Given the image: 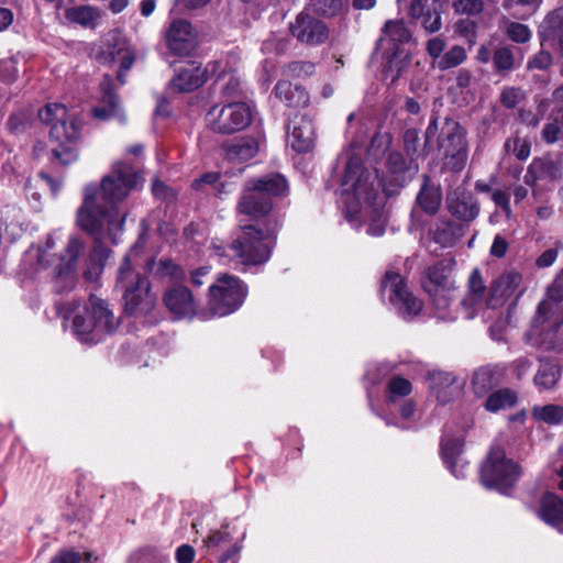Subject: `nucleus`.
I'll return each instance as SVG.
<instances>
[{
    "label": "nucleus",
    "instance_id": "obj_1",
    "mask_svg": "<svg viewBox=\"0 0 563 563\" xmlns=\"http://www.w3.org/2000/svg\"><path fill=\"white\" fill-rule=\"evenodd\" d=\"M140 176L126 164L118 163L103 177L101 185H88L84 192V205L77 213V223L96 239L104 232L115 242L122 230L124 217L115 208L131 189L136 187Z\"/></svg>",
    "mask_w": 563,
    "mask_h": 563
},
{
    "label": "nucleus",
    "instance_id": "obj_2",
    "mask_svg": "<svg viewBox=\"0 0 563 563\" xmlns=\"http://www.w3.org/2000/svg\"><path fill=\"white\" fill-rule=\"evenodd\" d=\"M379 185L378 175L365 172L360 157L350 158L340 189L343 210L350 222L368 217L367 234L372 236H380L385 231L383 201L376 189Z\"/></svg>",
    "mask_w": 563,
    "mask_h": 563
},
{
    "label": "nucleus",
    "instance_id": "obj_3",
    "mask_svg": "<svg viewBox=\"0 0 563 563\" xmlns=\"http://www.w3.org/2000/svg\"><path fill=\"white\" fill-rule=\"evenodd\" d=\"M38 119L51 126L52 153L62 164L77 159V148L81 136V125L62 103H48L40 109Z\"/></svg>",
    "mask_w": 563,
    "mask_h": 563
},
{
    "label": "nucleus",
    "instance_id": "obj_4",
    "mask_svg": "<svg viewBox=\"0 0 563 563\" xmlns=\"http://www.w3.org/2000/svg\"><path fill=\"white\" fill-rule=\"evenodd\" d=\"M55 242L54 236L49 235L43 244L27 251L26 260H36L37 269L52 266L55 287L58 291H64L75 285L77 263L85 249V243L80 238L71 235L63 254L51 262L54 257L51 252L55 247Z\"/></svg>",
    "mask_w": 563,
    "mask_h": 563
},
{
    "label": "nucleus",
    "instance_id": "obj_5",
    "mask_svg": "<svg viewBox=\"0 0 563 563\" xmlns=\"http://www.w3.org/2000/svg\"><path fill=\"white\" fill-rule=\"evenodd\" d=\"M118 327L119 319L110 305L97 296H90L82 306L74 310L73 331L84 343H97Z\"/></svg>",
    "mask_w": 563,
    "mask_h": 563
},
{
    "label": "nucleus",
    "instance_id": "obj_6",
    "mask_svg": "<svg viewBox=\"0 0 563 563\" xmlns=\"http://www.w3.org/2000/svg\"><path fill=\"white\" fill-rule=\"evenodd\" d=\"M137 254L139 245H135L123 258L117 279V287L123 291L125 311L135 317L148 313L155 305L147 280L133 269Z\"/></svg>",
    "mask_w": 563,
    "mask_h": 563
},
{
    "label": "nucleus",
    "instance_id": "obj_7",
    "mask_svg": "<svg viewBox=\"0 0 563 563\" xmlns=\"http://www.w3.org/2000/svg\"><path fill=\"white\" fill-rule=\"evenodd\" d=\"M274 245L272 232L258 231L253 225L242 228L241 235L231 245L224 247L214 244V254L219 257H228L242 265H257L265 263Z\"/></svg>",
    "mask_w": 563,
    "mask_h": 563
},
{
    "label": "nucleus",
    "instance_id": "obj_8",
    "mask_svg": "<svg viewBox=\"0 0 563 563\" xmlns=\"http://www.w3.org/2000/svg\"><path fill=\"white\" fill-rule=\"evenodd\" d=\"M287 190V183L280 175H268L250 180L246 184V191L238 205V210L252 218L263 217L272 209L269 198L283 196Z\"/></svg>",
    "mask_w": 563,
    "mask_h": 563
},
{
    "label": "nucleus",
    "instance_id": "obj_9",
    "mask_svg": "<svg viewBox=\"0 0 563 563\" xmlns=\"http://www.w3.org/2000/svg\"><path fill=\"white\" fill-rule=\"evenodd\" d=\"M422 285L431 297L434 316L441 321H455L457 312L451 307L455 292V283L448 266L437 264L430 267L427 271Z\"/></svg>",
    "mask_w": 563,
    "mask_h": 563
},
{
    "label": "nucleus",
    "instance_id": "obj_10",
    "mask_svg": "<svg viewBox=\"0 0 563 563\" xmlns=\"http://www.w3.org/2000/svg\"><path fill=\"white\" fill-rule=\"evenodd\" d=\"M247 296L246 285L229 274L219 275L209 287V309L206 318L225 317L239 310Z\"/></svg>",
    "mask_w": 563,
    "mask_h": 563
},
{
    "label": "nucleus",
    "instance_id": "obj_11",
    "mask_svg": "<svg viewBox=\"0 0 563 563\" xmlns=\"http://www.w3.org/2000/svg\"><path fill=\"white\" fill-rule=\"evenodd\" d=\"M522 475L521 466L508 459L499 446H493L481 467V479L485 487L508 494Z\"/></svg>",
    "mask_w": 563,
    "mask_h": 563
},
{
    "label": "nucleus",
    "instance_id": "obj_12",
    "mask_svg": "<svg viewBox=\"0 0 563 563\" xmlns=\"http://www.w3.org/2000/svg\"><path fill=\"white\" fill-rule=\"evenodd\" d=\"M252 120V108L243 101L217 103L206 114L207 126L220 134L243 131L251 124Z\"/></svg>",
    "mask_w": 563,
    "mask_h": 563
},
{
    "label": "nucleus",
    "instance_id": "obj_13",
    "mask_svg": "<svg viewBox=\"0 0 563 563\" xmlns=\"http://www.w3.org/2000/svg\"><path fill=\"white\" fill-rule=\"evenodd\" d=\"M382 289L389 292L390 302L404 319H411L421 312V300L408 290L399 274L387 272L382 282Z\"/></svg>",
    "mask_w": 563,
    "mask_h": 563
},
{
    "label": "nucleus",
    "instance_id": "obj_14",
    "mask_svg": "<svg viewBox=\"0 0 563 563\" xmlns=\"http://www.w3.org/2000/svg\"><path fill=\"white\" fill-rule=\"evenodd\" d=\"M424 383L430 394L441 405H446L456 399L463 391L465 379L453 372L443 369H430L426 373Z\"/></svg>",
    "mask_w": 563,
    "mask_h": 563
},
{
    "label": "nucleus",
    "instance_id": "obj_15",
    "mask_svg": "<svg viewBox=\"0 0 563 563\" xmlns=\"http://www.w3.org/2000/svg\"><path fill=\"white\" fill-rule=\"evenodd\" d=\"M441 147L450 158L448 165L456 170L462 169L467 159L465 133L463 129L457 122L446 119L441 128Z\"/></svg>",
    "mask_w": 563,
    "mask_h": 563
},
{
    "label": "nucleus",
    "instance_id": "obj_16",
    "mask_svg": "<svg viewBox=\"0 0 563 563\" xmlns=\"http://www.w3.org/2000/svg\"><path fill=\"white\" fill-rule=\"evenodd\" d=\"M550 300H563V274L559 275L554 282L549 286L547 291V299L543 300L538 308V313L532 321L531 329L526 334L527 342L532 347H539L545 341H552L553 333H543L541 325L545 322V314L551 309Z\"/></svg>",
    "mask_w": 563,
    "mask_h": 563
},
{
    "label": "nucleus",
    "instance_id": "obj_17",
    "mask_svg": "<svg viewBox=\"0 0 563 563\" xmlns=\"http://www.w3.org/2000/svg\"><path fill=\"white\" fill-rule=\"evenodd\" d=\"M290 32L299 42L308 45L321 44L329 36L327 25L306 12L297 15L295 22L290 24Z\"/></svg>",
    "mask_w": 563,
    "mask_h": 563
},
{
    "label": "nucleus",
    "instance_id": "obj_18",
    "mask_svg": "<svg viewBox=\"0 0 563 563\" xmlns=\"http://www.w3.org/2000/svg\"><path fill=\"white\" fill-rule=\"evenodd\" d=\"M316 142L312 121L303 114L294 115L288 124L287 144L297 153L311 151Z\"/></svg>",
    "mask_w": 563,
    "mask_h": 563
},
{
    "label": "nucleus",
    "instance_id": "obj_19",
    "mask_svg": "<svg viewBox=\"0 0 563 563\" xmlns=\"http://www.w3.org/2000/svg\"><path fill=\"white\" fill-rule=\"evenodd\" d=\"M522 275L515 271L505 272L494 280L487 305L492 308L503 306L511 297L519 298L523 294L521 288Z\"/></svg>",
    "mask_w": 563,
    "mask_h": 563
},
{
    "label": "nucleus",
    "instance_id": "obj_20",
    "mask_svg": "<svg viewBox=\"0 0 563 563\" xmlns=\"http://www.w3.org/2000/svg\"><path fill=\"white\" fill-rule=\"evenodd\" d=\"M235 60L222 58L210 63V75L216 80L223 81L221 92L223 97L232 98L242 92V80L235 70Z\"/></svg>",
    "mask_w": 563,
    "mask_h": 563
},
{
    "label": "nucleus",
    "instance_id": "obj_21",
    "mask_svg": "<svg viewBox=\"0 0 563 563\" xmlns=\"http://www.w3.org/2000/svg\"><path fill=\"white\" fill-rule=\"evenodd\" d=\"M107 53L118 66V78L123 84V71H128L134 63V51L119 32H110L106 40Z\"/></svg>",
    "mask_w": 563,
    "mask_h": 563
},
{
    "label": "nucleus",
    "instance_id": "obj_22",
    "mask_svg": "<svg viewBox=\"0 0 563 563\" xmlns=\"http://www.w3.org/2000/svg\"><path fill=\"white\" fill-rule=\"evenodd\" d=\"M166 42L175 55H187L196 46L197 33L190 23L178 20L170 24L166 33Z\"/></svg>",
    "mask_w": 563,
    "mask_h": 563
},
{
    "label": "nucleus",
    "instance_id": "obj_23",
    "mask_svg": "<svg viewBox=\"0 0 563 563\" xmlns=\"http://www.w3.org/2000/svg\"><path fill=\"white\" fill-rule=\"evenodd\" d=\"M163 299L164 305L176 319L191 318L196 312L192 294L183 285L168 288Z\"/></svg>",
    "mask_w": 563,
    "mask_h": 563
},
{
    "label": "nucleus",
    "instance_id": "obj_24",
    "mask_svg": "<svg viewBox=\"0 0 563 563\" xmlns=\"http://www.w3.org/2000/svg\"><path fill=\"white\" fill-rule=\"evenodd\" d=\"M210 74V64L203 69L198 62H189L178 68L172 80V88L177 91H192L205 84Z\"/></svg>",
    "mask_w": 563,
    "mask_h": 563
},
{
    "label": "nucleus",
    "instance_id": "obj_25",
    "mask_svg": "<svg viewBox=\"0 0 563 563\" xmlns=\"http://www.w3.org/2000/svg\"><path fill=\"white\" fill-rule=\"evenodd\" d=\"M486 287L481 275V272L475 268L472 271L468 277V289L467 294L463 298L461 305L463 308V317L472 319L477 308L483 303L485 298Z\"/></svg>",
    "mask_w": 563,
    "mask_h": 563
},
{
    "label": "nucleus",
    "instance_id": "obj_26",
    "mask_svg": "<svg viewBox=\"0 0 563 563\" xmlns=\"http://www.w3.org/2000/svg\"><path fill=\"white\" fill-rule=\"evenodd\" d=\"M538 517L559 529L563 525V499L552 493L544 494L540 499Z\"/></svg>",
    "mask_w": 563,
    "mask_h": 563
},
{
    "label": "nucleus",
    "instance_id": "obj_27",
    "mask_svg": "<svg viewBox=\"0 0 563 563\" xmlns=\"http://www.w3.org/2000/svg\"><path fill=\"white\" fill-rule=\"evenodd\" d=\"M101 88L103 91V97L101 103L92 108V115L99 120L118 119L120 122H123L124 114L117 97L110 89L109 78H106Z\"/></svg>",
    "mask_w": 563,
    "mask_h": 563
},
{
    "label": "nucleus",
    "instance_id": "obj_28",
    "mask_svg": "<svg viewBox=\"0 0 563 563\" xmlns=\"http://www.w3.org/2000/svg\"><path fill=\"white\" fill-rule=\"evenodd\" d=\"M539 362L540 367L534 376V384L540 390L552 389L561 376V368L550 356L540 357Z\"/></svg>",
    "mask_w": 563,
    "mask_h": 563
},
{
    "label": "nucleus",
    "instance_id": "obj_29",
    "mask_svg": "<svg viewBox=\"0 0 563 563\" xmlns=\"http://www.w3.org/2000/svg\"><path fill=\"white\" fill-rule=\"evenodd\" d=\"M542 43L558 40L559 47L563 53V9H559L547 15L540 26Z\"/></svg>",
    "mask_w": 563,
    "mask_h": 563
},
{
    "label": "nucleus",
    "instance_id": "obj_30",
    "mask_svg": "<svg viewBox=\"0 0 563 563\" xmlns=\"http://www.w3.org/2000/svg\"><path fill=\"white\" fill-rule=\"evenodd\" d=\"M277 98L285 101L287 106L303 108L309 103V96L305 89L292 86L288 81H279L275 87Z\"/></svg>",
    "mask_w": 563,
    "mask_h": 563
},
{
    "label": "nucleus",
    "instance_id": "obj_31",
    "mask_svg": "<svg viewBox=\"0 0 563 563\" xmlns=\"http://www.w3.org/2000/svg\"><path fill=\"white\" fill-rule=\"evenodd\" d=\"M110 252L103 247L99 241H96V245L88 258L87 267L84 272V276L88 282H97L103 273L104 262L108 260Z\"/></svg>",
    "mask_w": 563,
    "mask_h": 563
},
{
    "label": "nucleus",
    "instance_id": "obj_32",
    "mask_svg": "<svg viewBox=\"0 0 563 563\" xmlns=\"http://www.w3.org/2000/svg\"><path fill=\"white\" fill-rule=\"evenodd\" d=\"M462 453V444L457 439H449L443 440L441 442V454L444 463L448 465V467L451 470L452 474L456 477H464L463 468L464 466H461V471L459 472L456 470L459 463H460V455Z\"/></svg>",
    "mask_w": 563,
    "mask_h": 563
},
{
    "label": "nucleus",
    "instance_id": "obj_33",
    "mask_svg": "<svg viewBox=\"0 0 563 563\" xmlns=\"http://www.w3.org/2000/svg\"><path fill=\"white\" fill-rule=\"evenodd\" d=\"M67 18L80 25L95 27L102 16L100 9L93 5H79L67 11Z\"/></svg>",
    "mask_w": 563,
    "mask_h": 563
},
{
    "label": "nucleus",
    "instance_id": "obj_34",
    "mask_svg": "<svg viewBox=\"0 0 563 563\" xmlns=\"http://www.w3.org/2000/svg\"><path fill=\"white\" fill-rule=\"evenodd\" d=\"M449 208L454 216L465 221L473 220L478 214V207L471 196H464L462 199L450 197Z\"/></svg>",
    "mask_w": 563,
    "mask_h": 563
},
{
    "label": "nucleus",
    "instance_id": "obj_35",
    "mask_svg": "<svg viewBox=\"0 0 563 563\" xmlns=\"http://www.w3.org/2000/svg\"><path fill=\"white\" fill-rule=\"evenodd\" d=\"M517 402V394L508 388L499 389L486 399L485 408L487 411L497 412L511 408Z\"/></svg>",
    "mask_w": 563,
    "mask_h": 563
},
{
    "label": "nucleus",
    "instance_id": "obj_36",
    "mask_svg": "<svg viewBox=\"0 0 563 563\" xmlns=\"http://www.w3.org/2000/svg\"><path fill=\"white\" fill-rule=\"evenodd\" d=\"M545 174H549L551 178H556L561 175V172L550 161L534 159L528 168L525 183L533 186L536 180L543 177Z\"/></svg>",
    "mask_w": 563,
    "mask_h": 563
},
{
    "label": "nucleus",
    "instance_id": "obj_37",
    "mask_svg": "<svg viewBox=\"0 0 563 563\" xmlns=\"http://www.w3.org/2000/svg\"><path fill=\"white\" fill-rule=\"evenodd\" d=\"M532 417L537 421L544 422L549 426H559L563 423V406L561 405H544L534 406L531 410Z\"/></svg>",
    "mask_w": 563,
    "mask_h": 563
},
{
    "label": "nucleus",
    "instance_id": "obj_38",
    "mask_svg": "<svg viewBox=\"0 0 563 563\" xmlns=\"http://www.w3.org/2000/svg\"><path fill=\"white\" fill-rule=\"evenodd\" d=\"M147 271L159 278H170L178 280L184 277L183 271L169 260H161L158 262L151 261L146 265Z\"/></svg>",
    "mask_w": 563,
    "mask_h": 563
},
{
    "label": "nucleus",
    "instance_id": "obj_39",
    "mask_svg": "<svg viewBox=\"0 0 563 563\" xmlns=\"http://www.w3.org/2000/svg\"><path fill=\"white\" fill-rule=\"evenodd\" d=\"M418 203L428 214H434L441 205L439 188L424 184L418 196Z\"/></svg>",
    "mask_w": 563,
    "mask_h": 563
},
{
    "label": "nucleus",
    "instance_id": "obj_40",
    "mask_svg": "<svg viewBox=\"0 0 563 563\" xmlns=\"http://www.w3.org/2000/svg\"><path fill=\"white\" fill-rule=\"evenodd\" d=\"M258 148V143L254 139H247L232 145L228 151V156L231 161L245 162L253 158Z\"/></svg>",
    "mask_w": 563,
    "mask_h": 563
},
{
    "label": "nucleus",
    "instance_id": "obj_41",
    "mask_svg": "<svg viewBox=\"0 0 563 563\" xmlns=\"http://www.w3.org/2000/svg\"><path fill=\"white\" fill-rule=\"evenodd\" d=\"M384 41L388 40L394 44L407 43L411 38V32L400 20L388 21L384 26Z\"/></svg>",
    "mask_w": 563,
    "mask_h": 563
},
{
    "label": "nucleus",
    "instance_id": "obj_42",
    "mask_svg": "<svg viewBox=\"0 0 563 563\" xmlns=\"http://www.w3.org/2000/svg\"><path fill=\"white\" fill-rule=\"evenodd\" d=\"M387 390L388 400L395 404L398 399L407 397L412 393V385L408 379L396 375L389 379Z\"/></svg>",
    "mask_w": 563,
    "mask_h": 563
},
{
    "label": "nucleus",
    "instance_id": "obj_43",
    "mask_svg": "<svg viewBox=\"0 0 563 563\" xmlns=\"http://www.w3.org/2000/svg\"><path fill=\"white\" fill-rule=\"evenodd\" d=\"M466 59V52L464 47L455 45L451 47L443 56L435 63V67L445 70L461 65Z\"/></svg>",
    "mask_w": 563,
    "mask_h": 563
},
{
    "label": "nucleus",
    "instance_id": "obj_44",
    "mask_svg": "<svg viewBox=\"0 0 563 563\" xmlns=\"http://www.w3.org/2000/svg\"><path fill=\"white\" fill-rule=\"evenodd\" d=\"M409 64V54L406 51L398 49L394 57L389 60L387 67V76L391 78V80L397 79L400 74L406 69Z\"/></svg>",
    "mask_w": 563,
    "mask_h": 563
},
{
    "label": "nucleus",
    "instance_id": "obj_45",
    "mask_svg": "<svg viewBox=\"0 0 563 563\" xmlns=\"http://www.w3.org/2000/svg\"><path fill=\"white\" fill-rule=\"evenodd\" d=\"M313 10L323 16H335L343 9L342 0H310Z\"/></svg>",
    "mask_w": 563,
    "mask_h": 563
},
{
    "label": "nucleus",
    "instance_id": "obj_46",
    "mask_svg": "<svg viewBox=\"0 0 563 563\" xmlns=\"http://www.w3.org/2000/svg\"><path fill=\"white\" fill-rule=\"evenodd\" d=\"M505 33L516 43H527L532 35L529 26L519 22H508L505 26Z\"/></svg>",
    "mask_w": 563,
    "mask_h": 563
},
{
    "label": "nucleus",
    "instance_id": "obj_47",
    "mask_svg": "<svg viewBox=\"0 0 563 563\" xmlns=\"http://www.w3.org/2000/svg\"><path fill=\"white\" fill-rule=\"evenodd\" d=\"M494 384V375L490 369L482 367L474 373L473 386L476 394L486 393Z\"/></svg>",
    "mask_w": 563,
    "mask_h": 563
},
{
    "label": "nucleus",
    "instance_id": "obj_48",
    "mask_svg": "<svg viewBox=\"0 0 563 563\" xmlns=\"http://www.w3.org/2000/svg\"><path fill=\"white\" fill-rule=\"evenodd\" d=\"M494 66L498 71H509L515 67V57L510 48L500 47L493 56Z\"/></svg>",
    "mask_w": 563,
    "mask_h": 563
},
{
    "label": "nucleus",
    "instance_id": "obj_49",
    "mask_svg": "<svg viewBox=\"0 0 563 563\" xmlns=\"http://www.w3.org/2000/svg\"><path fill=\"white\" fill-rule=\"evenodd\" d=\"M18 78V60L13 57L0 59V80L12 84Z\"/></svg>",
    "mask_w": 563,
    "mask_h": 563
},
{
    "label": "nucleus",
    "instance_id": "obj_50",
    "mask_svg": "<svg viewBox=\"0 0 563 563\" xmlns=\"http://www.w3.org/2000/svg\"><path fill=\"white\" fill-rule=\"evenodd\" d=\"M445 48V42L439 36H434L427 42L426 49L428 55L432 59V66L435 67V63L443 56Z\"/></svg>",
    "mask_w": 563,
    "mask_h": 563
},
{
    "label": "nucleus",
    "instance_id": "obj_51",
    "mask_svg": "<svg viewBox=\"0 0 563 563\" xmlns=\"http://www.w3.org/2000/svg\"><path fill=\"white\" fill-rule=\"evenodd\" d=\"M525 97L523 91L520 88L507 87L503 90L500 100L507 108L516 107Z\"/></svg>",
    "mask_w": 563,
    "mask_h": 563
},
{
    "label": "nucleus",
    "instance_id": "obj_52",
    "mask_svg": "<svg viewBox=\"0 0 563 563\" xmlns=\"http://www.w3.org/2000/svg\"><path fill=\"white\" fill-rule=\"evenodd\" d=\"M552 65V56L545 51H540L533 55L527 63L528 69L545 70Z\"/></svg>",
    "mask_w": 563,
    "mask_h": 563
},
{
    "label": "nucleus",
    "instance_id": "obj_53",
    "mask_svg": "<svg viewBox=\"0 0 563 563\" xmlns=\"http://www.w3.org/2000/svg\"><path fill=\"white\" fill-rule=\"evenodd\" d=\"M453 7L459 13L476 14L483 10L482 0H456Z\"/></svg>",
    "mask_w": 563,
    "mask_h": 563
},
{
    "label": "nucleus",
    "instance_id": "obj_54",
    "mask_svg": "<svg viewBox=\"0 0 563 563\" xmlns=\"http://www.w3.org/2000/svg\"><path fill=\"white\" fill-rule=\"evenodd\" d=\"M421 18L423 27L430 33L438 32L442 26L441 16L435 10L423 13Z\"/></svg>",
    "mask_w": 563,
    "mask_h": 563
},
{
    "label": "nucleus",
    "instance_id": "obj_55",
    "mask_svg": "<svg viewBox=\"0 0 563 563\" xmlns=\"http://www.w3.org/2000/svg\"><path fill=\"white\" fill-rule=\"evenodd\" d=\"M511 146H514L512 151L515 152L516 156L519 159H526L530 155V145L526 141H521L519 139H516L514 141H507L506 142V148L508 151L511 150Z\"/></svg>",
    "mask_w": 563,
    "mask_h": 563
},
{
    "label": "nucleus",
    "instance_id": "obj_56",
    "mask_svg": "<svg viewBox=\"0 0 563 563\" xmlns=\"http://www.w3.org/2000/svg\"><path fill=\"white\" fill-rule=\"evenodd\" d=\"M231 541L230 533L223 529V530H217L211 532L207 540L205 541L206 545L209 548H216L221 545L222 543H228Z\"/></svg>",
    "mask_w": 563,
    "mask_h": 563
},
{
    "label": "nucleus",
    "instance_id": "obj_57",
    "mask_svg": "<svg viewBox=\"0 0 563 563\" xmlns=\"http://www.w3.org/2000/svg\"><path fill=\"white\" fill-rule=\"evenodd\" d=\"M493 201L503 209L506 217L510 219L512 217V211L509 203L508 195L503 190H495L492 195Z\"/></svg>",
    "mask_w": 563,
    "mask_h": 563
},
{
    "label": "nucleus",
    "instance_id": "obj_58",
    "mask_svg": "<svg viewBox=\"0 0 563 563\" xmlns=\"http://www.w3.org/2000/svg\"><path fill=\"white\" fill-rule=\"evenodd\" d=\"M80 562H81L80 553L77 551H74V550L60 551L58 554H56L51 560V563H80Z\"/></svg>",
    "mask_w": 563,
    "mask_h": 563
},
{
    "label": "nucleus",
    "instance_id": "obj_59",
    "mask_svg": "<svg viewBox=\"0 0 563 563\" xmlns=\"http://www.w3.org/2000/svg\"><path fill=\"white\" fill-rule=\"evenodd\" d=\"M195 558V550L189 544H181L176 550L177 563H192Z\"/></svg>",
    "mask_w": 563,
    "mask_h": 563
},
{
    "label": "nucleus",
    "instance_id": "obj_60",
    "mask_svg": "<svg viewBox=\"0 0 563 563\" xmlns=\"http://www.w3.org/2000/svg\"><path fill=\"white\" fill-rule=\"evenodd\" d=\"M543 0H505L504 8L507 11H514L518 7H529L537 9L540 7Z\"/></svg>",
    "mask_w": 563,
    "mask_h": 563
},
{
    "label": "nucleus",
    "instance_id": "obj_61",
    "mask_svg": "<svg viewBox=\"0 0 563 563\" xmlns=\"http://www.w3.org/2000/svg\"><path fill=\"white\" fill-rule=\"evenodd\" d=\"M560 128L555 122L548 123L542 131L543 140L547 143H554L558 141Z\"/></svg>",
    "mask_w": 563,
    "mask_h": 563
},
{
    "label": "nucleus",
    "instance_id": "obj_62",
    "mask_svg": "<svg viewBox=\"0 0 563 563\" xmlns=\"http://www.w3.org/2000/svg\"><path fill=\"white\" fill-rule=\"evenodd\" d=\"M507 249H508L507 241L504 238H501L500 235H497L494 239V242L492 244L490 254L496 257H503L506 254Z\"/></svg>",
    "mask_w": 563,
    "mask_h": 563
},
{
    "label": "nucleus",
    "instance_id": "obj_63",
    "mask_svg": "<svg viewBox=\"0 0 563 563\" xmlns=\"http://www.w3.org/2000/svg\"><path fill=\"white\" fill-rule=\"evenodd\" d=\"M556 257L558 252L555 250L549 249L538 257L537 265L539 267H549L556 261Z\"/></svg>",
    "mask_w": 563,
    "mask_h": 563
},
{
    "label": "nucleus",
    "instance_id": "obj_64",
    "mask_svg": "<svg viewBox=\"0 0 563 563\" xmlns=\"http://www.w3.org/2000/svg\"><path fill=\"white\" fill-rule=\"evenodd\" d=\"M284 48V45L279 40L276 38V36H272L271 38L266 40L263 43L262 51L264 53H278Z\"/></svg>",
    "mask_w": 563,
    "mask_h": 563
}]
</instances>
